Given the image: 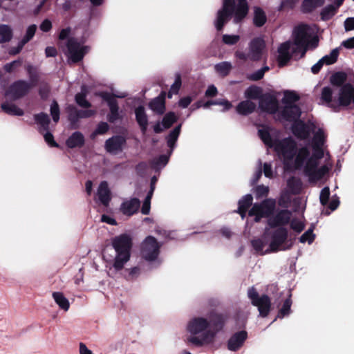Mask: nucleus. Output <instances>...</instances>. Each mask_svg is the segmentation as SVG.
<instances>
[{"label":"nucleus","mask_w":354,"mask_h":354,"mask_svg":"<svg viewBox=\"0 0 354 354\" xmlns=\"http://www.w3.org/2000/svg\"><path fill=\"white\" fill-rule=\"evenodd\" d=\"M67 112L68 114V120L75 123L78 120V109L73 105H69L67 107Z\"/></svg>","instance_id":"13d9d810"},{"label":"nucleus","mask_w":354,"mask_h":354,"mask_svg":"<svg viewBox=\"0 0 354 354\" xmlns=\"http://www.w3.org/2000/svg\"><path fill=\"white\" fill-rule=\"evenodd\" d=\"M46 133L44 135L45 141L50 146V147H58L57 143L54 140V137L53 134L48 131H45Z\"/></svg>","instance_id":"774afa93"},{"label":"nucleus","mask_w":354,"mask_h":354,"mask_svg":"<svg viewBox=\"0 0 354 354\" xmlns=\"http://www.w3.org/2000/svg\"><path fill=\"white\" fill-rule=\"evenodd\" d=\"M1 109L8 115L21 116L24 115V111L15 104L5 102L1 104Z\"/></svg>","instance_id":"473e14b6"},{"label":"nucleus","mask_w":354,"mask_h":354,"mask_svg":"<svg viewBox=\"0 0 354 354\" xmlns=\"http://www.w3.org/2000/svg\"><path fill=\"white\" fill-rule=\"evenodd\" d=\"M209 326L208 320L204 317H196L192 319L187 326V330L193 335H197L207 330Z\"/></svg>","instance_id":"6ab92c4d"},{"label":"nucleus","mask_w":354,"mask_h":354,"mask_svg":"<svg viewBox=\"0 0 354 354\" xmlns=\"http://www.w3.org/2000/svg\"><path fill=\"white\" fill-rule=\"evenodd\" d=\"M292 212L288 209H282L268 218V225L271 227H282L289 223Z\"/></svg>","instance_id":"dca6fc26"},{"label":"nucleus","mask_w":354,"mask_h":354,"mask_svg":"<svg viewBox=\"0 0 354 354\" xmlns=\"http://www.w3.org/2000/svg\"><path fill=\"white\" fill-rule=\"evenodd\" d=\"M265 46L266 44L264 40L262 38L257 37L250 42L248 53L238 50L235 53V56L238 59L243 61H246L248 59L259 61L262 57Z\"/></svg>","instance_id":"1a4fd4ad"},{"label":"nucleus","mask_w":354,"mask_h":354,"mask_svg":"<svg viewBox=\"0 0 354 354\" xmlns=\"http://www.w3.org/2000/svg\"><path fill=\"white\" fill-rule=\"evenodd\" d=\"M252 201L253 197L251 194H246L241 200H239V207L236 212L241 215L243 219L245 217L248 209L252 205Z\"/></svg>","instance_id":"bb28decb"},{"label":"nucleus","mask_w":354,"mask_h":354,"mask_svg":"<svg viewBox=\"0 0 354 354\" xmlns=\"http://www.w3.org/2000/svg\"><path fill=\"white\" fill-rule=\"evenodd\" d=\"M168 162V157L165 155H161L158 157L157 160H154L153 161V164L154 165V167H158L159 166L164 167L167 165Z\"/></svg>","instance_id":"338daca9"},{"label":"nucleus","mask_w":354,"mask_h":354,"mask_svg":"<svg viewBox=\"0 0 354 354\" xmlns=\"http://www.w3.org/2000/svg\"><path fill=\"white\" fill-rule=\"evenodd\" d=\"M127 271L128 272V275L126 277L127 280L136 279L140 274V268L138 266L133 267Z\"/></svg>","instance_id":"e2e57ef3"},{"label":"nucleus","mask_w":354,"mask_h":354,"mask_svg":"<svg viewBox=\"0 0 354 354\" xmlns=\"http://www.w3.org/2000/svg\"><path fill=\"white\" fill-rule=\"evenodd\" d=\"M339 56V49L335 48L331 52L322 58L324 64L330 65L336 62Z\"/></svg>","instance_id":"c03bdc74"},{"label":"nucleus","mask_w":354,"mask_h":354,"mask_svg":"<svg viewBox=\"0 0 354 354\" xmlns=\"http://www.w3.org/2000/svg\"><path fill=\"white\" fill-rule=\"evenodd\" d=\"M315 237V234L313 233V229L310 228L301 236L299 240L303 243L306 242L311 243L314 241Z\"/></svg>","instance_id":"6e6d98bb"},{"label":"nucleus","mask_w":354,"mask_h":354,"mask_svg":"<svg viewBox=\"0 0 354 354\" xmlns=\"http://www.w3.org/2000/svg\"><path fill=\"white\" fill-rule=\"evenodd\" d=\"M337 8L333 5L326 6L321 12L322 19L328 20L330 19L336 12Z\"/></svg>","instance_id":"09e8293b"},{"label":"nucleus","mask_w":354,"mask_h":354,"mask_svg":"<svg viewBox=\"0 0 354 354\" xmlns=\"http://www.w3.org/2000/svg\"><path fill=\"white\" fill-rule=\"evenodd\" d=\"M274 199H266L260 203H254L249 211V216H254V221L259 222L262 218L269 217L275 208Z\"/></svg>","instance_id":"9d476101"},{"label":"nucleus","mask_w":354,"mask_h":354,"mask_svg":"<svg viewBox=\"0 0 354 354\" xmlns=\"http://www.w3.org/2000/svg\"><path fill=\"white\" fill-rule=\"evenodd\" d=\"M35 122L39 126V130L41 133L48 131L50 124V118L45 113H40L34 115Z\"/></svg>","instance_id":"c85d7f7f"},{"label":"nucleus","mask_w":354,"mask_h":354,"mask_svg":"<svg viewBox=\"0 0 354 354\" xmlns=\"http://www.w3.org/2000/svg\"><path fill=\"white\" fill-rule=\"evenodd\" d=\"M62 48L69 63H77L81 61L88 51V46L81 44L75 38H69L65 46Z\"/></svg>","instance_id":"0eeeda50"},{"label":"nucleus","mask_w":354,"mask_h":354,"mask_svg":"<svg viewBox=\"0 0 354 354\" xmlns=\"http://www.w3.org/2000/svg\"><path fill=\"white\" fill-rule=\"evenodd\" d=\"M110 109V113L108 115V120L111 122H114L119 118L118 106V102L111 104L109 105Z\"/></svg>","instance_id":"3c124183"},{"label":"nucleus","mask_w":354,"mask_h":354,"mask_svg":"<svg viewBox=\"0 0 354 354\" xmlns=\"http://www.w3.org/2000/svg\"><path fill=\"white\" fill-rule=\"evenodd\" d=\"M324 3V0H304L301 5V11L305 13L310 12Z\"/></svg>","instance_id":"72a5a7b5"},{"label":"nucleus","mask_w":354,"mask_h":354,"mask_svg":"<svg viewBox=\"0 0 354 354\" xmlns=\"http://www.w3.org/2000/svg\"><path fill=\"white\" fill-rule=\"evenodd\" d=\"M162 245H142L140 250L141 257L145 261L152 263H156V267H158L160 262L158 260L160 254V248Z\"/></svg>","instance_id":"4468645a"},{"label":"nucleus","mask_w":354,"mask_h":354,"mask_svg":"<svg viewBox=\"0 0 354 354\" xmlns=\"http://www.w3.org/2000/svg\"><path fill=\"white\" fill-rule=\"evenodd\" d=\"M291 228L297 233L301 232L304 228V224L302 221L297 219L292 220L290 223Z\"/></svg>","instance_id":"0e129e2a"},{"label":"nucleus","mask_w":354,"mask_h":354,"mask_svg":"<svg viewBox=\"0 0 354 354\" xmlns=\"http://www.w3.org/2000/svg\"><path fill=\"white\" fill-rule=\"evenodd\" d=\"M354 104V86L346 84L341 86L337 97V111L340 107H347Z\"/></svg>","instance_id":"f8f14e48"},{"label":"nucleus","mask_w":354,"mask_h":354,"mask_svg":"<svg viewBox=\"0 0 354 354\" xmlns=\"http://www.w3.org/2000/svg\"><path fill=\"white\" fill-rule=\"evenodd\" d=\"M334 91L330 86H325L321 93L322 103L337 111V98L333 97Z\"/></svg>","instance_id":"412c9836"},{"label":"nucleus","mask_w":354,"mask_h":354,"mask_svg":"<svg viewBox=\"0 0 354 354\" xmlns=\"http://www.w3.org/2000/svg\"><path fill=\"white\" fill-rule=\"evenodd\" d=\"M301 113L300 108L295 104L286 105L280 112L281 118L290 122L297 120Z\"/></svg>","instance_id":"4be33fe9"},{"label":"nucleus","mask_w":354,"mask_h":354,"mask_svg":"<svg viewBox=\"0 0 354 354\" xmlns=\"http://www.w3.org/2000/svg\"><path fill=\"white\" fill-rule=\"evenodd\" d=\"M273 148L279 158L282 159L284 165H288L292 160L294 156H297V143L290 137L281 140H274Z\"/></svg>","instance_id":"423d86ee"},{"label":"nucleus","mask_w":354,"mask_h":354,"mask_svg":"<svg viewBox=\"0 0 354 354\" xmlns=\"http://www.w3.org/2000/svg\"><path fill=\"white\" fill-rule=\"evenodd\" d=\"M109 129V124L105 122H101L98 124L96 129L92 134V137H95L96 135L104 134L108 131Z\"/></svg>","instance_id":"bf43d9fd"},{"label":"nucleus","mask_w":354,"mask_h":354,"mask_svg":"<svg viewBox=\"0 0 354 354\" xmlns=\"http://www.w3.org/2000/svg\"><path fill=\"white\" fill-rule=\"evenodd\" d=\"M181 86V77L180 74H176L175 81L171 86L168 93V97L171 98L173 94H177Z\"/></svg>","instance_id":"603ef678"},{"label":"nucleus","mask_w":354,"mask_h":354,"mask_svg":"<svg viewBox=\"0 0 354 354\" xmlns=\"http://www.w3.org/2000/svg\"><path fill=\"white\" fill-rule=\"evenodd\" d=\"M256 109V104L250 100L241 102L236 107V112L243 115L252 113Z\"/></svg>","instance_id":"cd10ccee"},{"label":"nucleus","mask_w":354,"mask_h":354,"mask_svg":"<svg viewBox=\"0 0 354 354\" xmlns=\"http://www.w3.org/2000/svg\"><path fill=\"white\" fill-rule=\"evenodd\" d=\"M326 142V136L322 129H319L315 133L313 139V154L306 147L299 149L295 159V167L297 169H303L304 174L308 178L310 182H316L321 180L330 170L331 165L326 163L318 167L319 160L324 157V145Z\"/></svg>","instance_id":"f257e3e1"},{"label":"nucleus","mask_w":354,"mask_h":354,"mask_svg":"<svg viewBox=\"0 0 354 354\" xmlns=\"http://www.w3.org/2000/svg\"><path fill=\"white\" fill-rule=\"evenodd\" d=\"M299 100V96L295 91H287L284 93V96L282 99L283 104L286 105L294 104L295 102Z\"/></svg>","instance_id":"a19ab883"},{"label":"nucleus","mask_w":354,"mask_h":354,"mask_svg":"<svg viewBox=\"0 0 354 354\" xmlns=\"http://www.w3.org/2000/svg\"><path fill=\"white\" fill-rule=\"evenodd\" d=\"M180 125L176 127L167 137V145L171 149L174 147L180 132Z\"/></svg>","instance_id":"ea45409f"},{"label":"nucleus","mask_w":354,"mask_h":354,"mask_svg":"<svg viewBox=\"0 0 354 354\" xmlns=\"http://www.w3.org/2000/svg\"><path fill=\"white\" fill-rule=\"evenodd\" d=\"M84 142V138L83 135L79 132L76 131L73 133L66 140V145L69 148H75L77 147H82Z\"/></svg>","instance_id":"c756f323"},{"label":"nucleus","mask_w":354,"mask_h":354,"mask_svg":"<svg viewBox=\"0 0 354 354\" xmlns=\"http://www.w3.org/2000/svg\"><path fill=\"white\" fill-rule=\"evenodd\" d=\"M346 80V75L344 73L338 72L333 74L330 77V82L333 85L342 86Z\"/></svg>","instance_id":"49530a36"},{"label":"nucleus","mask_w":354,"mask_h":354,"mask_svg":"<svg viewBox=\"0 0 354 354\" xmlns=\"http://www.w3.org/2000/svg\"><path fill=\"white\" fill-rule=\"evenodd\" d=\"M248 297L252 306L257 307L259 315L266 317L271 310V299L268 295L263 294L261 296L257 289L252 286L248 290Z\"/></svg>","instance_id":"6e6552de"},{"label":"nucleus","mask_w":354,"mask_h":354,"mask_svg":"<svg viewBox=\"0 0 354 354\" xmlns=\"http://www.w3.org/2000/svg\"><path fill=\"white\" fill-rule=\"evenodd\" d=\"M248 12L247 0H223L222 8L218 10L214 21L215 28L218 31L222 30L232 15L234 22L238 24L246 17Z\"/></svg>","instance_id":"7ed1b4c3"},{"label":"nucleus","mask_w":354,"mask_h":354,"mask_svg":"<svg viewBox=\"0 0 354 354\" xmlns=\"http://www.w3.org/2000/svg\"><path fill=\"white\" fill-rule=\"evenodd\" d=\"M135 115L136 120L142 134H145L148 127V117L145 113V108L142 106L137 107L135 110Z\"/></svg>","instance_id":"a878e982"},{"label":"nucleus","mask_w":354,"mask_h":354,"mask_svg":"<svg viewBox=\"0 0 354 354\" xmlns=\"http://www.w3.org/2000/svg\"><path fill=\"white\" fill-rule=\"evenodd\" d=\"M150 109L158 114H162L165 110L164 96L155 97L149 104Z\"/></svg>","instance_id":"7c9ffc66"},{"label":"nucleus","mask_w":354,"mask_h":354,"mask_svg":"<svg viewBox=\"0 0 354 354\" xmlns=\"http://www.w3.org/2000/svg\"><path fill=\"white\" fill-rule=\"evenodd\" d=\"M53 297L56 304L59 306L60 308L66 311L70 307L68 300L64 297V294L60 292H54L53 293Z\"/></svg>","instance_id":"c9c22d12"},{"label":"nucleus","mask_w":354,"mask_h":354,"mask_svg":"<svg viewBox=\"0 0 354 354\" xmlns=\"http://www.w3.org/2000/svg\"><path fill=\"white\" fill-rule=\"evenodd\" d=\"M261 90L257 86H250L245 91V97L248 99H260Z\"/></svg>","instance_id":"a18cd8bd"},{"label":"nucleus","mask_w":354,"mask_h":354,"mask_svg":"<svg viewBox=\"0 0 354 354\" xmlns=\"http://www.w3.org/2000/svg\"><path fill=\"white\" fill-rule=\"evenodd\" d=\"M12 37V29L7 25H0V43L9 41Z\"/></svg>","instance_id":"4c0bfd02"},{"label":"nucleus","mask_w":354,"mask_h":354,"mask_svg":"<svg viewBox=\"0 0 354 354\" xmlns=\"http://www.w3.org/2000/svg\"><path fill=\"white\" fill-rule=\"evenodd\" d=\"M266 15L263 9L257 6L254 7L253 23L254 26L261 27L266 24Z\"/></svg>","instance_id":"2f4dec72"},{"label":"nucleus","mask_w":354,"mask_h":354,"mask_svg":"<svg viewBox=\"0 0 354 354\" xmlns=\"http://www.w3.org/2000/svg\"><path fill=\"white\" fill-rule=\"evenodd\" d=\"M270 68L267 66H263V68L259 69L254 73H252L249 76V79L253 81H257L262 79L264 76V74L266 71H268Z\"/></svg>","instance_id":"4d7b16f0"},{"label":"nucleus","mask_w":354,"mask_h":354,"mask_svg":"<svg viewBox=\"0 0 354 354\" xmlns=\"http://www.w3.org/2000/svg\"><path fill=\"white\" fill-rule=\"evenodd\" d=\"M292 245H252V250L257 254L263 255L279 251L288 250Z\"/></svg>","instance_id":"f3484780"},{"label":"nucleus","mask_w":354,"mask_h":354,"mask_svg":"<svg viewBox=\"0 0 354 354\" xmlns=\"http://www.w3.org/2000/svg\"><path fill=\"white\" fill-rule=\"evenodd\" d=\"M330 196V189L328 187H324L320 192L319 200L323 205H326L328 203Z\"/></svg>","instance_id":"052dcab7"},{"label":"nucleus","mask_w":354,"mask_h":354,"mask_svg":"<svg viewBox=\"0 0 354 354\" xmlns=\"http://www.w3.org/2000/svg\"><path fill=\"white\" fill-rule=\"evenodd\" d=\"M133 245H105L102 249L104 259L111 263L115 271H120L131 257Z\"/></svg>","instance_id":"39448f33"},{"label":"nucleus","mask_w":354,"mask_h":354,"mask_svg":"<svg viewBox=\"0 0 354 354\" xmlns=\"http://www.w3.org/2000/svg\"><path fill=\"white\" fill-rule=\"evenodd\" d=\"M26 71L30 80V82H28L31 84L32 88L33 86H36L39 82V72L36 67L32 65H28L26 68Z\"/></svg>","instance_id":"e433bc0d"},{"label":"nucleus","mask_w":354,"mask_h":354,"mask_svg":"<svg viewBox=\"0 0 354 354\" xmlns=\"http://www.w3.org/2000/svg\"><path fill=\"white\" fill-rule=\"evenodd\" d=\"M131 238L128 234H121L115 238L113 243H131Z\"/></svg>","instance_id":"69168bd1"},{"label":"nucleus","mask_w":354,"mask_h":354,"mask_svg":"<svg viewBox=\"0 0 354 354\" xmlns=\"http://www.w3.org/2000/svg\"><path fill=\"white\" fill-rule=\"evenodd\" d=\"M97 196L98 201L102 205L104 206L109 205L111 201V192L106 181H102L100 183L97 188Z\"/></svg>","instance_id":"5701e85b"},{"label":"nucleus","mask_w":354,"mask_h":354,"mask_svg":"<svg viewBox=\"0 0 354 354\" xmlns=\"http://www.w3.org/2000/svg\"><path fill=\"white\" fill-rule=\"evenodd\" d=\"M31 88L32 85L28 82L17 80L9 86L6 91V95L13 100H17L26 95Z\"/></svg>","instance_id":"9b49d317"},{"label":"nucleus","mask_w":354,"mask_h":354,"mask_svg":"<svg viewBox=\"0 0 354 354\" xmlns=\"http://www.w3.org/2000/svg\"><path fill=\"white\" fill-rule=\"evenodd\" d=\"M50 115L53 118V121L57 123L59 120V107L57 102L55 100H53L50 105Z\"/></svg>","instance_id":"864d4df0"},{"label":"nucleus","mask_w":354,"mask_h":354,"mask_svg":"<svg viewBox=\"0 0 354 354\" xmlns=\"http://www.w3.org/2000/svg\"><path fill=\"white\" fill-rule=\"evenodd\" d=\"M140 207V201L136 198L124 201L120 207L121 212L127 216L135 214Z\"/></svg>","instance_id":"aec40b11"},{"label":"nucleus","mask_w":354,"mask_h":354,"mask_svg":"<svg viewBox=\"0 0 354 354\" xmlns=\"http://www.w3.org/2000/svg\"><path fill=\"white\" fill-rule=\"evenodd\" d=\"M37 26L35 25H31L28 27L25 36L19 42L17 48H13L10 50V53L12 55L18 54L24 45L28 43L35 35L36 32Z\"/></svg>","instance_id":"393cba45"},{"label":"nucleus","mask_w":354,"mask_h":354,"mask_svg":"<svg viewBox=\"0 0 354 354\" xmlns=\"http://www.w3.org/2000/svg\"><path fill=\"white\" fill-rule=\"evenodd\" d=\"M248 338L246 330H241L234 333L228 339L227 346L231 351L239 350Z\"/></svg>","instance_id":"a211bd4d"},{"label":"nucleus","mask_w":354,"mask_h":354,"mask_svg":"<svg viewBox=\"0 0 354 354\" xmlns=\"http://www.w3.org/2000/svg\"><path fill=\"white\" fill-rule=\"evenodd\" d=\"M228 319L229 316L227 314L212 312L208 320L210 328L203 333L201 338L193 336L189 337L188 341L197 346L213 343L217 333L224 328Z\"/></svg>","instance_id":"20e7f679"},{"label":"nucleus","mask_w":354,"mask_h":354,"mask_svg":"<svg viewBox=\"0 0 354 354\" xmlns=\"http://www.w3.org/2000/svg\"><path fill=\"white\" fill-rule=\"evenodd\" d=\"M287 236H288V231L286 228L284 227H279V229H277L274 235H273V237L275 240V241H279V242H283L287 238Z\"/></svg>","instance_id":"5fc2aeb1"},{"label":"nucleus","mask_w":354,"mask_h":354,"mask_svg":"<svg viewBox=\"0 0 354 354\" xmlns=\"http://www.w3.org/2000/svg\"><path fill=\"white\" fill-rule=\"evenodd\" d=\"M292 133L300 140H306L310 136L308 127L302 121H297L292 126Z\"/></svg>","instance_id":"b1692460"},{"label":"nucleus","mask_w":354,"mask_h":354,"mask_svg":"<svg viewBox=\"0 0 354 354\" xmlns=\"http://www.w3.org/2000/svg\"><path fill=\"white\" fill-rule=\"evenodd\" d=\"M259 106L262 111L274 114L278 110L279 103L274 96L266 93L260 97Z\"/></svg>","instance_id":"ddd939ff"},{"label":"nucleus","mask_w":354,"mask_h":354,"mask_svg":"<svg viewBox=\"0 0 354 354\" xmlns=\"http://www.w3.org/2000/svg\"><path fill=\"white\" fill-rule=\"evenodd\" d=\"M293 41H287L278 48V62L279 66L286 65L292 56L300 53L299 57H303L308 48H315L318 46V40L313 38L310 41L309 28L306 25H299L294 28L292 32Z\"/></svg>","instance_id":"f03ea898"},{"label":"nucleus","mask_w":354,"mask_h":354,"mask_svg":"<svg viewBox=\"0 0 354 354\" xmlns=\"http://www.w3.org/2000/svg\"><path fill=\"white\" fill-rule=\"evenodd\" d=\"M126 145V139L122 136H113L106 140L104 148L106 151L111 154H118L123 149Z\"/></svg>","instance_id":"2eb2a0df"},{"label":"nucleus","mask_w":354,"mask_h":354,"mask_svg":"<svg viewBox=\"0 0 354 354\" xmlns=\"http://www.w3.org/2000/svg\"><path fill=\"white\" fill-rule=\"evenodd\" d=\"M240 39V37L236 35H223V41L227 45L236 44Z\"/></svg>","instance_id":"680f3d73"},{"label":"nucleus","mask_w":354,"mask_h":354,"mask_svg":"<svg viewBox=\"0 0 354 354\" xmlns=\"http://www.w3.org/2000/svg\"><path fill=\"white\" fill-rule=\"evenodd\" d=\"M154 192V188L152 187L149 191L141 208V212L144 215H148L150 212L151 200Z\"/></svg>","instance_id":"79ce46f5"},{"label":"nucleus","mask_w":354,"mask_h":354,"mask_svg":"<svg viewBox=\"0 0 354 354\" xmlns=\"http://www.w3.org/2000/svg\"><path fill=\"white\" fill-rule=\"evenodd\" d=\"M292 299L291 294L289 295L288 297L285 299L282 307L279 309L278 313V317L283 318L285 316L288 315L291 312Z\"/></svg>","instance_id":"58836bf2"},{"label":"nucleus","mask_w":354,"mask_h":354,"mask_svg":"<svg viewBox=\"0 0 354 354\" xmlns=\"http://www.w3.org/2000/svg\"><path fill=\"white\" fill-rule=\"evenodd\" d=\"M258 134L264 144L270 147H273L274 142L271 138L269 131L266 129H261L258 131Z\"/></svg>","instance_id":"37998d69"},{"label":"nucleus","mask_w":354,"mask_h":354,"mask_svg":"<svg viewBox=\"0 0 354 354\" xmlns=\"http://www.w3.org/2000/svg\"><path fill=\"white\" fill-rule=\"evenodd\" d=\"M232 65L230 63L223 62L215 65V70L223 76H226L230 71Z\"/></svg>","instance_id":"de8ad7c7"},{"label":"nucleus","mask_w":354,"mask_h":354,"mask_svg":"<svg viewBox=\"0 0 354 354\" xmlns=\"http://www.w3.org/2000/svg\"><path fill=\"white\" fill-rule=\"evenodd\" d=\"M86 88L82 86L81 92L77 93L75 96L76 103L81 107L88 108L91 106V103L86 100Z\"/></svg>","instance_id":"f704fd0d"},{"label":"nucleus","mask_w":354,"mask_h":354,"mask_svg":"<svg viewBox=\"0 0 354 354\" xmlns=\"http://www.w3.org/2000/svg\"><path fill=\"white\" fill-rule=\"evenodd\" d=\"M177 120V118L172 112L167 113L162 121V127L164 129L169 128Z\"/></svg>","instance_id":"8fccbe9b"}]
</instances>
